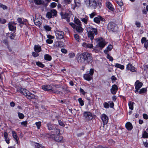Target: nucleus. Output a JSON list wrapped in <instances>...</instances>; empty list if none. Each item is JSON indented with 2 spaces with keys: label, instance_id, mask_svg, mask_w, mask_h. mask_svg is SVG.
<instances>
[{
  "label": "nucleus",
  "instance_id": "7",
  "mask_svg": "<svg viewBox=\"0 0 148 148\" xmlns=\"http://www.w3.org/2000/svg\"><path fill=\"white\" fill-rule=\"evenodd\" d=\"M77 58V61L79 63L86 64V61L85 60V58H84V55L83 53L78 54Z\"/></svg>",
  "mask_w": 148,
  "mask_h": 148
},
{
  "label": "nucleus",
  "instance_id": "60",
  "mask_svg": "<svg viewBox=\"0 0 148 148\" xmlns=\"http://www.w3.org/2000/svg\"><path fill=\"white\" fill-rule=\"evenodd\" d=\"M3 42L5 45L8 46V41L7 39H5L3 40Z\"/></svg>",
  "mask_w": 148,
  "mask_h": 148
},
{
  "label": "nucleus",
  "instance_id": "22",
  "mask_svg": "<svg viewBox=\"0 0 148 148\" xmlns=\"http://www.w3.org/2000/svg\"><path fill=\"white\" fill-rule=\"evenodd\" d=\"M82 46L86 48L91 49L93 47V45L92 44L87 43L86 42H84L82 44Z\"/></svg>",
  "mask_w": 148,
  "mask_h": 148
},
{
  "label": "nucleus",
  "instance_id": "52",
  "mask_svg": "<svg viewBox=\"0 0 148 148\" xmlns=\"http://www.w3.org/2000/svg\"><path fill=\"white\" fill-rule=\"evenodd\" d=\"M107 54V58L109 59V61H110L112 62L113 60V58L111 56H110V55L108 53V54Z\"/></svg>",
  "mask_w": 148,
  "mask_h": 148
},
{
  "label": "nucleus",
  "instance_id": "32",
  "mask_svg": "<svg viewBox=\"0 0 148 148\" xmlns=\"http://www.w3.org/2000/svg\"><path fill=\"white\" fill-rule=\"evenodd\" d=\"M147 91V87L143 88L140 90L139 93L140 94L143 95L144 93H146Z\"/></svg>",
  "mask_w": 148,
  "mask_h": 148
},
{
  "label": "nucleus",
  "instance_id": "12",
  "mask_svg": "<svg viewBox=\"0 0 148 148\" xmlns=\"http://www.w3.org/2000/svg\"><path fill=\"white\" fill-rule=\"evenodd\" d=\"M126 69L127 70L132 72H135L136 71L135 67L130 63L127 65Z\"/></svg>",
  "mask_w": 148,
  "mask_h": 148
},
{
  "label": "nucleus",
  "instance_id": "17",
  "mask_svg": "<svg viewBox=\"0 0 148 148\" xmlns=\"http://www.w3.org/2000/svg\"><path fill=\"white\" fill-rule=\"evenodd\" d=\"M83 77L84 79L89 81L93 79L92 76H91L89 74H85L83 75Z\"/></svg>",
  "mask_w": 148,
  "mask_h": 148
},
{
  "label": "nucleus",
  "instance_id": "21",
  "mask_svg": "<svg viewBox=\"0 0 148 148\" xmlns=\"http://www.w3.org/2000/svg\"><path fill=\"white\" fill-rule=\"evenodd\" d=\"M95 34L93 33L92 31H91V30H89L88 31V37L89 38H90V39L92 41L94 39V37L95 36Z\"/></svg>",
  "mask_w": 148,
  "mask_h": 148
},
{
  "label": "nucleus",
  "instance_id": "37",
  "mask_svg": "<svg viewBox=\"0 0 148 148\" xmlns=\"http://www.w3.org/2000/svg\"><path fill=\"white\" fill-rule=\"evenodd\" d=\"M74 3H75V5L73 8V10H75L76 7L78 8L81 6L80 2H77L75 1Z\"/></svg>",
  "mask_w": 148,
  "mask_h": 148
},
{
  "label": "nucleus",
  "instance_id": "38",
  "mask_svg": "<svg viewBox=\"0 0 148 148\" xmlns=\"http://www.w3.org/2000/svg\"><path fill=\"white\" fill-rule=\"evenodd\" d=\"M12 134L13 137L15 139V140H17V138H19L15 131H12Z\"/></svg>",
  "mask_w": 148,
  "mask_h": 148
},
{
  "label": "nucleus",
  "instance_id": "62",
  "mask_svg": "<svg viewBox=\"0 0 148 148\" xmlns=\"http://www.w3.org/2000/svg\"><path fill=\"white\" fill-rule=\"evenodd\" d=\"M147 38L145 37H143L141 39V41L142 44L145 43L147 41Z\"/></svg>",
  "mask_w": 148,
  "mask_h": 148
},
{
  "label": "nucleus",
  "instance_id": "45",
  "mask_svg": "<svg viewBox=\"0 0 148 148\" xmlns=\"http://www.w3.org/2000/svg\"><path fill=\"white\" fill-rule=\"evenodd\" d=\"M18 117L20 119H23L25 117V116L24 114L22 113H21L20 112H18Z\"/></svg>",
  "mask_w": 148,
  "mask_h": 148
},
{
  "label": "nucleus",
  "instance_id": "4",
  "mask_svg": "<svg viewBox=\"0 0 148 148\" xmlns=\"http://www.w3.org/2000/svg\"><path fill=\"white\" fill-rule=\"evenodd\" d=\"M83 117L84 120L87 122L89 121L93 118L91 113L88 111H85L84 112Z\"/></svg>",
  "mask_w": 148,
  "mask_h": 148
},
{
  "label": "nucleus",
  "instance_id": "64",
  "mask_svg": "<svg viewBox=\"0 0 148 148\" xmlns=\"http://www.w3.org/2000/svg\"><path fill=\"white\" fill-rule=\"evenodd\" d=\"M6 22V20L4 19H2L0 18V23L2 24H5Z\"/></svg>",
  "mask_w": 148,
  "mask_h": 148
},
{
  "label": "nucleus",
  "instance_id": "50",
  "mask_svg": "<svg viewBox=\"0 0 148 148\" xmlns=\"http://www.w3.org/2000/svg\"><path fill=\"white\" fill-rule=\"evenodd\" d=\"M51 91H52V92L57 94H59L61 92L60 91L57 90H54V89L53 88Z\"/></svg>",
  "mask_w": 148,
  "mask_h": 148
},
{
  "label": "nucleus",
  "instance_id": "1",
  "mask_svg": "<svg viewBox=\"0 0 148 148\" xmlns=\"http://www.w3.org/2000/svg\"><path fill=\"white\" fill-rule=\"evenodd\" d=\"M47 126L48 130H52L51 132L56 134L60 133V130L58 128V126L49 122L47 124Z\"/></svg>",
  "mask_w": 148,
  "mask_h": 148
},
{
  "label": "nucleus",
  "instance_id": "48",
  "mask_svg": "<svg viewBox=\"0 0 148 148\" xmlns=\"http://www.w3.org/2000/svg\"><path fill=\"white\" fill-rule=\"evenodd\" d=\"M17 21L20 24L23 25L24 24V23H23V19H22V18H17Z\"/></svg>",
  "mask_w": 148,
  "mask_h": 148
},
{
  "label": "nucleus",
  "instance_id": "15",
  "mask_svg": "<svg viewBox=\"0 0 148 148\" xmlns=\"http://www.w3.org/2000/svg\"><path fill=\"white\" fill-rule=\"evenodd\" d=\"M41 87L45 91L51 90L52 88V87L51 85L48 84L43 85Z\"/></svg>",
  "mask_w": 148,
  "mask_h": 148
},
{
  "label": "nucleus",
  "instance_id": "2",
  "mask_svg": "<svg viewBox=\"0 0 148 148\" xmlns=\"http://www.w3.org/2000/svg\"><path fill=\"white\" fill-rule=\"evenodd\" d=\"M83 53L84 58H85V60L86 61V64H89L92 61V60L91 54L88 52H84Z\"/></svg>",
  "mask_w": 148,
  "mask_h": 148
},
{
  "label": "nucleus",
  "instance_id": "47",
  "mask_svg": "<svg viewBox=\"0 0 148 148\" xmlns=\"http://www.w3.org/2000/svg\"><path fill=\"white\" fill-rule=\"evenodd\" d=\"M74 37L75 39V40L77 41V42H79L80 38H79V35L77 34H75L74 35Z\"/></svg>",
  "mask_w": 148,
  "mask_h": 148
},
{
  "label": "nucleus",
  "instance_id": "41",
  "mask_svg": "<svg viewBox=\"0 0 148 148\" xmlns=\"http://www.w3.org/2000/svg\"><path fill=\"white\" fill-rule=\"evenodd\" d=\"M35 144V146L36 147V148H45V147L43 146L41 144L35 142L34 143Z\"/></svg>",
  "mask_w": 148,
  "mask_h": 148
},
{
  "label": "nucleus",
  "instance_id": "27",
  "mask_svg": "<svg viewBox=\"0 0 148 148\" xmlns=\"http://www.w3.org/2000/svg\"><path fill=\"white\" fill-rule=\"evenodd\" d=\"M3 136L4 139L6 143L9 144L10 143V139L8 138V134L7 132H4Z\"/></svg>",
  "mask_w": 148,
  "mask_h": 148
},
{
  "label": "nucleus",
  "instance_id": "43",
  "mask_svg": "<svg viewBox=\"0 0 148 148\" xmlns=\"http://www.w3.org/2000/svg\"><path fill=\"white\" fill-rule=\"evenodd\" d=\"M90 29L92 30L91 31H92L93 33L95 35H97L98 34V30L97 28H95L92 27Z\"/></svg>",
  "mask_w": 148,
  "mask_h": 148
},
{
  "label": "nucleus",
  "instance_id": "28",
  "mask_svg": "<svg viewBox=\"0 0 148 148\" xmlns=\"http://www.w3.org/2000/svg\"><path fill=\"white\" fill-rule=\"evenodd\" d=\"M34 49L35 52L39 53L41 51V47L39 45H35L34 46Z\"/></svg>",
  "mask_w": 148,
  "mask_h": 148
},
{
  "label": "nucleus",
  "instance_id": "56",
  "mask_svg": "<svg viewBox=\"0 0 148 148\" xmlns=\"http://www.w3.org/2000/svg\"><path fill=\"white\" fill-rule=\"evenodd\" d=\"M0 8H2L3 10H7L8 9L7 7L0 3Z\"/></svg>",
  "mask_w": 148,
  "mask_h": 148
},
{
  "label": "nucleus",
  "instance_id": "53",
  "mask_svg": "<svg viewBox=\"0 0 148 148\" xmlns=\"http://www.w3.org/2000/svg\"><path fill=\"white\" fill-rule=\"evenodd\" d=\"M143 137L144 138H148V133L146 131H144L143 134Z\"/></svg>",
  "mask_w": 148,
  "mask_h": 148
},
{
  "label": "nucleus",
  "instance_id": "30",
  "mask_svg": "<svg viewBox=\"0 0 148 148\" xmlns=\"http://www.w3.org/2000/svg\"><path fill=\"white\" fill-rule=\"evenodd\" d=\"M44 58L46 60L50 61L52 60V57L50 55L47 54L45 55Z\"/></svg>",
  "mask_w": 148,
  "mask_h": 148
},
{
  "label": "nucleus",
  "instance_id": "49",
  "mask_svg": "<svg viewBox=\"0 0 148 148\" xmlns=\"http://www.w3.org/2000/svg\"><path fill=\"white\" fill-rule=\"evenodd\" d=\"M52 15L51 12H48L46 14V16L48 18H51L52 17Z\"/></svg>",
  "mask_w": 148,
  "mask_h": 148
},
{
  "label": "nucleus",
  "instance_id": "26",
  "mask_svg": "<svg viewBox=\"0 0 148 148\" xmlns=\"http://www.w3.org/2000/svg\"><path fill=\"white\" fill-rule=\"evenodd\" d=\"M82 25H78L76 26L75 29L79 33H81L83 32L84 29L82 27Z\"/></svg>",
  "mask_w": 148,
  "mask_h": 148
},
{
  "label": "nucleus",
  "instance_id": "3",
  "mask_svg": "<svg viewBox=\"0 0 148 148\" xmlns=\"http://www.w3.org/2000/svg\"><path fill=\"white\" fill-rule=\"evenodd\" d=\"M98 43L97 46L99 47L101 49L103 48L106 45L105 39L102 37L99 38L98 39Z\"/></svg>",
  "mask_w": 148,
  "mask_h": 148
},
{
  "label": "nucleus",
  "instance_id": "33",
  "mask_svg": "<svg viewBox=\"0 0 148 148\" xmlns=\"http://www.w3.org/2000/svg\"><path fill=\"white\" fill-rule=\"evenodd\" d=\"M15 33H13L12 32L10 33H6V36H7L9 34H10V36H9V37L10 38L11 40H14V37L15 36V34H14Z\"/></svg>",
  "mask_w": 148,
  "mask_h": 148
},
{
  "label": "nucleus",
  "instance_id": "44",
  "mask_svg": "<svg viewBox=\"0 0 148 148\" xmlns=\"http://www.w3.org/2000/svg\"><path fill=\"white\" fill-rule=\"evenodd\" d=\"M78 101L79 104L81 106H83L84 105V101L82 98H79L78 99Z\"/></svg>",
  "mask_w": 148,
  "mask_h": 148
},
{
  "label": "nucleus",
  "instance_id": "40",
  "mask_svg": "<svg viewBox=\"0 0 148 148\" xmlns=\"http://www.w3.org/2000/svg\"><path fill=\"white\" fill-rule=\"evenodd\" d=\"M74 23L78 25H82L81 22L77 18L75 17L74 18Z\"/></svg>",
  "mask_w": 148,
  "mask_h": 148
},
{
  "label": "nucleus",
  "instance_id": "14",
  "mask_svg": "<svg viewBox=\"0 0 148 148\" xmlns=\"http://www.w3.org/2000/svg\"><path fill=\"white\" fill-rule=\"evenodd\" d=\"M118 90V88L117 85L116 84H114L112 85V87L110 89V92L112 94L115 95Z\"/></svg>",
  "mask_w": 148,
  "mask_h": 148
},
{
  "label": "nucleus",
  "instance_id": "55",
  "mask_svg": "<svg viewBox=\"0 0 148 148\" xmlns=\"http://www.w3.org/2000/svg\"><path fill=\"white\" fill-rule=\"evenodd\" d=\"M57 6V3L54 2H53L51 3L50 6L51 8H54Z\"/></svg>",
  "mask_w": 148,
  "mask_h": 148
},
{
  "label": "nucleus",
  "instance_id": "54",
  "mask_svg": "<svg viewBox=\"0 0 148 148\" xmlns=\"http://www.w3.org/2000/svg\"><path fill=\"white\" fill-rule=\"evenodd\" d=\"M116 2L121 7L123 5L122 0H117Z\"/></svg>",
  "mask_w": 148,
  "mask_h": 148
},
{
  "label": "nucleus",
  "instance_id": "42",
  "mask_svg": "<svg viewBox=\"0 0 148 148\" xmlns=\"http://www.w3.org/2000/svg\"><path fill=\"white\" fill-rule=\"evenodd\" d=\"M36 65L37 66H38L40 67L43 68L45 66L44 64H43L41 62H40L39 61L36 62Z\"/></svg>",
  "mask_w": 148,
  "mask_h": 148
},
{
  "label": "nucleus",
  "instance_id": "58",
  "mask_svg": "<svg viewBox=\"0 0 148 148\" xmlns=\"http://www.w3.org/2000/svg\"><path fill=\"white\" fill-rule=\"evenodd\" d=\"M58 122L59 125H60L62 126L63 127L65 126V125L64 123L61 120H58Z\"/></svg>",
  "mask_w": 148,
  "mask_h": 148
},
{
  "label": "nucleus",
  "instance_id": "46",
  "mask_svg": "<svg viewBox=\"0 0 148 148\" xmlns=\"http://www.w3.org/2000/svg\"><path fill=\"white\" fill-rule=\"evenodd\" d=\"M35 124L36 125L38 129H40L41 125V122L40 121L36 122Z\"/></svg>",
  "mask_w": 148,
  "mask_h": 148
},
{
  "label": "nucleus",
  "instance_id": "39",
  "mask_svg": "<svg viewBox=\"0 0 148 148\" xmlns=\"http://www.w3.org/2000/svg\"><path fill=\"white\" fill-rule=\"evenodd\" d=\"M50 12L52 14V16L56 17L57 16V12L55 9L51 10Z\"/></svg>",
  "mask_w": 148,
  "mask_h": 148
},
{
  "label": "nucleus",
  "instance_id": "8",
  "mask_svg": "<svg viewBox=\"0 0 148 148\" xmlns=\"http://www.w3.org/2000/svg\"><path fill=\"white\" fill-rule=\"evenodd\" d=\"M55 133V135L53 140L58 142L63 143V137L60 134V133L56 134V133Z\"/></svg>",
  "mask_w": 148,
  "mask_h": 148
},
{
  "label": "nucleus",
  "instance_id": "31",
  "mask_svg": "<svg viewBox=\"0 0 148 148\" xmlns=\"http://www.w3.org/2000/svg\"><path fill=\"white\" fill-rule=\"evenodd\" d=\"M60 15L61 16L62 18L64 19L67 18L69 15L68 13L65 12V13H64L62 12L60 13Z\"/></svg>",
  "mask_w": 148,
  "mask_h": 148
},
{
  "label": "nucleus",
  "instance_id": "35",
  "mask_svg": "<svg viewBox=\"0 0 148 148\" xmlns=\"http://www.w3.org/2000/svg\"><path fill=\"white\" fill-rule=\"evenodd\" d=\"M135 103L132 101H129L128 102V106L130 109L132 110L134 109V105Z\"/></svg>",
  "mask_w": 148,
  "mask_h": 148
},
{
  "label": "nucleus",
  "instance_id": "5",
  "mask_svg": "<svg viewBox=\"0 0 148 148\" xmlns=\"http://www.w3.org/2000/svg\"><path fill=\"white\" fill-rule=\"evenodd\" d=\"M94 22L98 24H99L101 23L104 24L103 22L106 21L105 19L100 15H98L97 17H95L93 19Z\"/></svg>",
  "mask_w": 148,
  "mask_h": 148
},
{
  "label": "nucleus",
  "instance_id": "34",
  "mask_svg": "<svg viewBox=\"0 0 148 148\" xmlns=\"http://www.w3.org/2000/svg\"><path fill=\"white\" fill-rule=\"evenodd\" d=\"M88 16H85L84 18H81L80 20L81 21L84 23L85 24H87L88 23Z\"/></svg>",
  "mask_w": 148,
  "mask_h": 148
},
{
  "label": "nucleus",
  "instance_id": "19",
  "mask_svg": "<svg viewBox=\"0 0 148 148\" xmlns=\"http://www.w3.org/2000/svg\"><path fill=\"white\" fill-rule=\"evenodd\" d=\"M125 127L126 129L129 131L131 130L133 128L132 124L129 122H127L125 124Z\"/></svg>",
  "mask_w": 148,
  "mask_h": 148
},
{
  "label": "nucleus",
  "instance_id": "16",
  "mask_svg": "<svg viewBox=\"0 0 148 148\" xmlns=\"http://www.w3.org/2000/svg\"><path fill=\"white\" fill-rule=\"evenodd\" d=\"M13 23H9L8 24L9 29L10 31L12 32L14 31V33H15L16 29V27L13 25Z\"/></svg>",
  "mask_w": 148,
  "mask_h": 148
},
{
  "label": "nucleus",
  "instance_id": "9",
  "mask_svg": "<svg viewBox=\"0 0 148 148\" xmlns=\"http://www.w3.org/2000/svg\"><path fill=\"white\" fill-rule=\"evenodd\" d=\"M24 95L29 99H35V95L33 94L30 92L29 91L27 90L26 92L24 93Z\"/></svg>",
  "mask_w": 148,
  "mask_h": 148
},
{
  "label": "nucleus",
  "instance_id": "59",
  "mask_svg": "<svg viewBox=\"0 0 148 148\" xmlns=\"http://www.w3.org/2000/svg\"><path fill=\"white\" fill-rule=\"evenodd\" d=\"M32 56L36 58L39 56V54L38 53H36L35 52H33L32 53Z\"/></svg>",
  "mask_w": 148,
  "mask_h": 148
},
{
  "label": "nucleus",
  "instance_id": "57",
  "mask_svg": "<svg viewBox=\"0 0 148 148\" xmlns=\"http://www.w3.org/2000/svg\"><path fill=\"white\" fill-rule=\"evenodd\" d=\"M103 106L104 108L106 109L109 108V107L108 103L106 102H105L103 103Z\"/></svg>",
  "mask_w": 148,
  "mask_h": 148
},
{
  "label": "nucleus",
  "instance_id": "18",
  "mask_svg": "<svg viewBox=\"0 0 148 148\" xmlns=\"http://www.w3.org/2000/svg\"><path fill=\"white\" fill-rule=\"evenodd\" d=\"M97 2L95 0H90L89 7L95 9L97 7Z\"/></svg>",
  "mask_w": 148,
  "mask_h": 148
},
{
  "label": "nucleus",
  "instance_id": "24",
  "mask_svg": "<svg viewBox=\"0 0 148 148\" xmlns=\"http://www.w3.org/2000/svg\"><path fill=\"white\" fill-rule=\"evenodd\" d=\"M113 46L111 44H109L108 45L106 49L104 50L103 51L104 53L105 54H108V51H111L112 49L113 48Z\"/></svg>",
  "mask_w": 148,
  "mask_h": 148
},
{
  "label": "nucleus",
  "instance_id": "63",
  "mask_svg": "<svg viewBox=\"0 0 148 148\" xmlns=\"http://www.w3.org/2000/svg\"><path fill=\"white\" fill-rule=\"evenodd\" d=\"M72 0H64V3L66 4H70L72 2Z\"/></svg>",
  "mask_w": 148,
  "mask_h": 148
},
{
  "label": "nucleus",
  "instance_id": "11",
  "mask_svg": "<svg viewBox=\"0 0 148 148\" xmlns=\"http://www.w3.org/2000/svg\"><path fill=\"white\" fill-rule=\"evenodd\" d=\"M115 27V24L113 22H109L108 25V29L109 31H113Z\"/></svg>",
  "mask_w": 148,
  "mask_h": 148
},
{
  "label": "nucleus",
  "instance_id": "61",
  "mask_svg": "<svg viewBox=\"0 0 148 148\" xmlns=\"http://www.w3.org/2000/svg\"><path fill=\"white\" fill-rule=\"evenodd\" d=\"M94 73V69H93L91 68L89 71V74L92 76Z\"/></svg>",
  "mask_w": 148,
  "mask_h": 148
},
{
  "label": "nucleus",
  "instance_id": "36",
  "mask_svg": "<svg viewBox=\"0 0 148 148\" xmlns=\"http://www.w3.org/2000/svg\"><path fill=\"white\" fill-rule=\"evenodd\" d=\"M115 67L120 68L121 70L124 69L125 68L124 65L119 64L118 63H116L115 65Z\"/></svg>",
  "mask_w": 148,
  "mask_h": 148
},
{
  "label": "nucleus",
  "instance_id": "51",
  "mask_svg": "<svg viewBox=\"0 0 148 148\" xmlns=\"http://www.w3.org/2000/svg\"><path fill=\"white\" fill-rule=\"evenodd\" d=\"M44 28L47 31H50L51 30V28L48 25H45L44 26Z\"/></svg>",
  "mask_w": 148,
  "mask_h": 148
},
{
  "label": "nucleus",
  "instance_id": "10",
  "mask_svg": "<svg viewBox=\"0 0 148 148\" xmlns=\"http://www.w3.org/2000/svg\"><path fill=\"white\" fill-rule=\"evenodd\" d=\"M101 119L103 123V125L107 124L109 120L108 117L105 114H103L101 116Z\"/></svg>",
  "mask_w": 148,
  "mask_h": 148
},
{
  "label": "nucleus",
  "instance_id": "13",
  "mask_svg": "<svg viewBox=\"0 0 148 148\" xmlns=\"http://www.w3.org/2000/svg\"><path fill=\"white\" fill-rule=\"evenodd\" d=\"M106 6L111 11L114 12L115 10L112 4L110 2H106Z\"/></svg>",
  "mask_w": 148,
  "mask_h": 148
},
{
  "label": "nucleus",
  "instance_id": "25",
  "mask_svg": "<svg viewBox=\"0 0 148 148\" xmlns=\"http://www.w3.org/2000/svg\"><path fill=\"white\" fill-rule=\"evenodd\" d=\"M27 90L25 89L22 87H18L17 88V91L18 92H19L21 94H22L24 95V93L26 92L27 91Z\"/></svg>",
  "mask_w": 148,
  "mask_h": 148
},
{
  "label": "nucleus",
  "instance_id": "23",
  "mask_svg": "<svg viewBox=\"0 0 148 148\" xmlns=\"http://www.w3.org/2000/svg\"><path fill=\"white\" fill-rule=\"evenodd\" d=\"M55 134L54 132H52L51 133H47L46 134V137L49 138L51 139L52 140H54Z\"/></svg>",
  "mask_w": 148,
  "mask_h": 148
},
{
  "label": "nucleus",
  "instance_id": "29",
  "mask_svg": "<svg viewBox=\"0 0 148 148\" xmlns=\"http://www.w3.org/2000/svg\"><path fill=\"white\" fill-rule=\"evenodd\" d=\"M35 4L38 5L44 4L45 2L43 0H34Z\"/></svg>",
  "mask_w": 148,
  "mask_h": 148
},
{
  "label": "nucleus",
  "instance_id": "20",
  "mask_svg": "<svg viewBox=\"0 0 148 148\" xmlns=\"http://www.w3.org/2000/svg\"><path fill=\"white\" fill-rule=\"evenodd\" d=\"M143 85V83L140 82L139 80H137L135 83V88L140 89Z\"/></svg>",
  "mask_w": 148,
  "mask_h": 148
},
{
  "label": "nucleus",
  "instance_id": "6",
  "mask_svg": "<svg viewBox=\"0 0 148 148\" xmlns=\"http://www.w3.org/2000/svg\"><path fill=\"white\" fill-rule=\"evenodd\" d=\"M56 38L59 39H63L64 36V32L62 31L57 30L55 32Z\"/></svg>",
  "mask_w": 148,
  "mask_h": 148
}]
</instances>
